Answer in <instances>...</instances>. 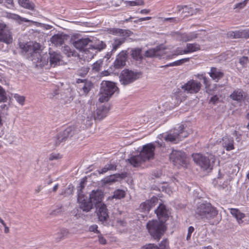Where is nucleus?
Segmentation results:
<instances>
[{
	"label": "nucleus",
	"mask_w": 249,
	"mask_h": 249,
	"mask_svg": "<svg viewBox=\"0 0 249 249\" xmlns=\"http://www.w3.org/2000/svg\"><path fill=\"white\" fill-rule=\"evenodd\" d=\"M69 234L68 230L66 229H62L59 230V231L56 234V239L59 240L64 239Z\"/></svg>",
	"instance_id": "nucleus-39"
},
{
	"label": "nucleus",
	"mask_w": 249,
	"mask_h": 249,
	"mask_svg": "<svg viewBox=\"0 0 249 249\" xmlns=\"http://www.w3.org/2000/svg\"><path fill=\"white\" fill-rule=\"evenodd\" d=\"M5 2L7 4V7L11 8L14 6L13 0H5Z\"/></svg>",
	"instance_id": "nucleus-63"
},
{
	"label": "nucleus",
	"mask_w": 249,
	"mask_h": 249,
	"mask_svg": "<svg viewBox=\"0 0 249 249\" xmlns=\"http://www.w3.org/2000/svg\"><path fill=\"white\" fill-rule=\"evenodd\" d=\"M189 61V58H185L181 59L180 60L176 61L174 62L171 63L169 64L165 65L164 67L179 66L184 63L188 62Z\"/></svg>",
	"instance_id": "nucleus-40"
},
{
	"label": "nucleus",
	"mask_w": 249,
	"mask_h": 249,
	"mask_svg": "<svg viewBox=\"0 0 249 249\" xmlns=\"http://www.w3.org/2000/svg\"><path fill=\"white\" fill-rule=\"evenodd\" d=\"M77 200L79 203L80 208L85 212H89L93 209V204L90 199L80 192L77 194Z\"/></svg>",
	"instance_id": "nucleus-13"
},
{
	"label": "nucleus",
	"mask_w": 249,
	"mask_h": 249,
	"mask_svg": "<svg viewBox=\"0 0 249 249\" xmlns=\"http://www.w3.org/2000/svg\"><path fill=\"white\" fill-rule=\"evenodd\" d=\"M126 37H122L121 38H115L114 39L113 42L112 44V51H116L125 41Z\"/></svg>",
	"instance_id": "nucleus-32"
},
{
	"label": "nucleus",
	"mask_w": 249,
	"mask_h": 249,
	"mask_svg": "<svg viewBox=\"0 0 249 249\" xmlns=\"http://www.w3.org/2000/svg\"><path fill=\"white\" fill-rule=\"evenodd\" d=\"M13 16H14L13 17L14 18H15L16 20H19V21H22V22H23V21L24 22H31L32 23H34L36 26H38V25L40 24V23L33 21L32 20H30L26 18H22L18 15H14Z\"/></svg>",
	"instance_id": "nucleus-44"
},
{
	"label": "nucleus",
	"mask_w": 249,
	"mask_h": 249,
	"mask_svg": "<svg viewBox=\"0 0 249 249\" xmlns=\"http://www.w3.org/2000/svg\"><path fill=\"white\" fill-rule=\"evenodd\" d=\"M184 126L180 125L177 132L173 133L170 132L165 137L166 141L171 142L174 143H177L182 139L187 136L186 133L184 132Z\"/></svg>",
	"instance_id": "nucleus-12"
},
{
	"label": "nucleus",
	"mask_w": 249,
	"mask_h": 249,
	"mask_svg": "<svg viewBox=\"0 0 249 249\" xmlns=\"http://www.w3.org/2000/svg\"><path fill=\"white\" fill-rule=\"evenodd\" d=\"M128 5L130 6L143 5L144 2L143 0H136L134 1H127Z\"/></svg>",
	"instance_id": "nucleus-46"
},
{
	"label": "nucleus",
	"mask_w": 249,
	"mask_h": 249,
	"mask_svg": "<svg viewBox=\"0 0 249 249\" xmlns=\"http://www.w3.org/2000/svg\"><path fill=\"white\" fill-rule=\"evenodd\" d=\"M231 213L236 218L239 224L243 222L242 219L245 217L244 213H241L238 209L234 208L230 209Z\"/></svg>",
	"instance_id": "nucleus-29"
},
{
	"label": "nucleus",
	"mask_w": 249,
	"mask_h": 249,
	"mask_svg": "<svg viewBox=\"0 0 249 249\" xmlns=\"http://www.w3.org/2000/svg\"><path fill=\"white\" fill-rule=\"evenodd\" d=\"M106 47V44L102 41H99L94 45L90 44L89 47L84 49L83 55L88 60L92 59L98 51L103 50Z\"/></svg>",
	"instance_id": "nucleus-10"
},
{
	"label": "nucleus",
	"mask_w": 249,
	"mask_h": 249,
	"mask_svg": "<svg viewBox=\"0 0 249 249\" xmlns=\"http://www.w3.org/2000/svg\"><path fill=\"white\" fill-rule=\"evenodd\" d=\"M146 228L150 234L158 240L160 238L164 231L163 224L157 220L149 221L146 224Z\"/></svg>",
	"instance_id": "nucleus-6"
},
{
	"label": "nucleus",
	"mask_w": 249,
	"mask_h": 249,
	"mask_svg": "<svg viewBox=\"0 0 249 249\" xmlns=\"http://www.w3.org/2000/svg\"><path fill=\"white\" fill-rule=\"evenodd\" d=\"M155 146L152 143L146 144L143 146L140 155L144 161L153 159Z\"/></svg>",
	"instance_id": "nucleus-14"
},
{
	"label": "nucleus",
	"mask_w": 249,
	"mask_h": 249,
	"mask_svg": "<svg viewBox=\"0 0 249 249\" xmlns=\"http://www.w3.org/2000/svg\"><path fill=\"white\" fill-rule=\"evenodd\" d=\"M89 70V68L88 67H82L77 71L76 74L78 76L84 77L87 75Z\"/></svg>",
	"instance_id": "nucleus-42"
},
{
	"label": "nucleus",
	"mask_w": 249,
	"mask_h": 249,
	"mask_svg": "<svg viewBox=\"0 0 249 249\" xmlns=\"http://www.w3.org/2000/svg\"><path fill=\"white\" fill-rule=\"evenodd\" d=\"M116 167L111 164H107L101 170L99 171L98 172L100 174H104L109 170H115Z\"/></svg>",
	"instance_id": "nucleus-43"
},
{
	"label": "nucleus",
	"mask_w": 249,
	"mask_h": 249,
	"mask_svg": "<svg viewBox=\"0 0 249 249\" xmlns=\"http://www.w3.org/2000/svg\"><path fill=\"white\" fill-rule=\"evenodd\" d=\"M92 86V83L87 80L83 85H80L79 87L81 88L85 93H88L91 89Z\"/></svg>",
	"instance_id": "nucleus-37"
},
{
	"label": "nucleus",
	"mask_w": 249,
	"mask_h": 249,
	"mask_svg": "<svg viewBox=\"0 0 249 249\" xmlns=\"http://www.w3.org/2000/svg\"><path fill=\"white\" fill-rule=\"evenodd\" d=\"M242 33V37L245 38L249 37V29L244 30L241 31Z\"/></svg>",
	"instance_id": "nucleus-61"
},
{
	"label": "nucleus",
	"mask_w": 249,
	"mask_h": 249,
	"mask_svg": "<svg viewBox=\"0 0 249 249\" xmlns=\"http://www.w3.org/2000/svg\"><path fill=\"white\" fill-rule=\"evenodd\" d=\"M50 63L52 67H54L57 65H60L62 61V56L59 53L53 52L49 53Z\"/></svg>",
	"instance_id": "nucleus-22"
},
{
	"label": "nucleus",
	"mask_w": 249,
	"mask_h": 249,
	"mask_svg": "<svg viewBox=\"0 0 249 249\" xmlns=\"http://www.w3.org/2000/svg\"><path fill=\"white\" fill-rule=\"evenodd\" d=\"M177 8L178 11L181 12V14L183 15L184 17H188L192 16L194 14H196L199 11L198 9H194L187 5H179L178 6Z\"/></svg>",
	"instance_id": "nucleus-20"
},
{
	"label": "nucleus",
	"mask_w": 249,
	"mask_h": 249,
	"mask_svg": "<svg viewBox=\"0 0 249 249\" xmlns=\"http://www.w3.org/2000/svg\"><path fill=\"white\" fill-rule=\"evenodd\" d=\"M248 61L249 59L247 56H243L239 59V63L243 67H246Z\"/></svg>",
	"instance_id": "nucleus-53"
},
{
	"label": "nucleus",
	"mask_w": 249,
	"mask_h": 249,
	"mask_svg": "<svg viewBox=\"0 0 249 249\" xmlns=\"http://www.w3.org/2000/svg\"><path fill=\"white\" fill-rule=\"evenodd\" d=\"M99 242L102 245H105L107 243L106 239L102 236L101 234L98 236Z\"/></svg>",
	"instance_id": "nucleus-60"
},
{
	"label": "nucleus",
	"mask_w": 249,
	"mask_h": 249,
	"mask_svg": "<svg viewBox=\"0 0 249 249\" xmlns=\"http://www.w3.org/2000/svg\"><path fill=\"white\" fill-rule=\"evenodd\" d=\"M209 74L212 79L215 82H218L219 79L224 76V73L220 70L215 67H212Z\"/></svg>",
	"instance_id": "nucleus-24"
},
{
	"label": "nucleus",
	"mask_w": 249,
	"mask_h": 249,
	"mask_svg": "<svg viewBox=\"0 0 249 249\" xmlns=\"http://www.w3.org/2000/svg\"><path fill=\"white\" fill-rule=\"evenodd\" d=\"M185 52H186L185 49L182 50L180 48H178L176 51H175V55H181L182 54H185Z\"/></svg>",
	"instance_id": "nucleus-58"
},
{
	"label": "nucleus",
	"mask_w": 249,
	"mask_h": 249,
	"mask_svg": "<svg viewBox=\"0 0 249 249\" xmlns=\"http://www.w3.org/2000/svg\"><path fill=\"white\" fill-rule=\"evenodd\" d=\"M116 181V179L115 178V177L113 175L107 177V178H106L102 180L103 182L105 184L111 183L112 182H114Z\"/></svg>",
	"instance_id": "nucleus-47"
},
{
	"label": "nucleus",
	"mask_w": 249,
	"mask_h": 249,
	"mask_svg": "<svg viewBox=\"0 0 249 249\" xmlns=\"http://www.w3.org/2000/svg\"><path fill=\"white\" fill-rule=\"evenodd\" d=\"M141 249H159V248L154 244H147L143 246Z\"/></svg>",
	"instance_id": "nucleus-51"
},
{
	"label": "nucleus",
	"mask_w": 249,
	"mask_h": 249,
	"mask_svg": "<svg viewBox=\"0 0 249 249\" xmlns=\"http://www.w3.org/2000/svg\"><path fill=\"white\" fill-rule=\"evenodd\" d=\"M223 146L225 147L227 151H231L234 149L233 143L234 141L232 138L228 136H225L222 139Z\"/></svg>",
	"instance_id": "nucleus-26"
},
{
	"label": "nucleus",
	"mask_w": 249,
	"mask_h": 249,
	"mask_svg": "<svg viewBox=\"0 0 249 249\" xmlns=\"http://www.w3.org/2000/svg\"><path fill=\"white\" fill-rule=\"evenodd\" d=\"M127 161L134 167H137L139 166L142 162H144L140 155L132 156L130 158L127 160Z\"/></svg>",
	"instance_id": "nucleus-31"
},
{
	"label": "nucleus",
	"mask_w": 249,
	"mask_h": 249,
	"mask_svg": "<svg viewBox=\"0 0 249 249\" xmlns=\"http://www.w3.org/2000/svg\"><path fill=\"white\" fill-rule=\"evenodd\" d=\"M84 183L85 181L84 179L80 182V186L78 187L79 188L78 189V193L80 192L81 194H82V190L85 187Z\"/></svg>",
	"instance_id": "nucleus-59"
},
{
	"label": "nucleus",
	"mask_w": 249,
	"mask_h": 249,
	"mask_svg": "<svg viewBox=\"0 0 249 249\" xmlns=\"http://www.w3.org/2000/svg\"><path fill=\"white\" fill-rule=\"evenodd\" d=\"M159 249H169V242L167 239L163 240L159 245Z\"/></svg>",
	"instance_id": "nucleus-48"
},
{
	"label": "nucleus",
	"mask_w": 249,
	"mask_h": 249,
	"mask_svg": "<svg viewBox=\"0 0 249 249\" xmlns=\"http://www.w3.org/2000/svg\"><path fill=\"white\" fill-rule=\"evenodd\" d=\"M156 199V198H155L142 203L140 205V209L144 212H148L153 207L155 206Z\"/></svg>",
	"instance_id": "nucleus-25"
},
{
	"label": "nucleus",
	"mask_w": 249,
	"mask_h": 249,
	"mask_svg": "<svg viewBox=\"0 0 249 249\" xmlns=\"http://www.w3.org/2000/svg\"><path fill=\"white\" fill-rule=\"evenodd\" d=\"M11 29L3 22H0V41L6 44L12 42Z\"/></svg>",
	"instance_id": "nucleus-11"
},
{
	"label": "nucleus",
	"mask_w": 249,
	"mask_h": 249,
	"mask_svg": "<svg viewBox=\"0 0 249 249\" xmlns=\"http://www.w3.org/2000/svg\"><path fill=\"white\" fill-rule=\"evenodd\" d=\"M102 65V60H97L92 65L91 71L93 73L98 72L101 70Z\"/></svg>",
	"instance_id": "nucleus-38"
},
{
	"label": "nucleus",
	"mask_w": 249,
	"mask_h": 249,
	"mask_svg": "<svg viewBox=\"0 0 249 249\" xmlns=\"http://www.w3.org/2000/svg\"><path fill=\"white\" fill-rule=\"evenodd\" d=\"M104 196V193L101 190H93L89 194V198L95 206L99 205V204L103 203L102 200Z\"/></svg>",
	"instance_id": "nucleus-18"
},
{
	"label": "nucleus",
	"mask_w": 249,
	"mask_h": 249,
	"mask_svg": "<svg viewBox=\"0 0 249 249\" xmlns=\"http://www.w3.org/2000/svg\"><path fill=\"white\" fill-rule=\"evenodd\" d=\"M234 34V38H240L242 37V31H237L233 33Z\"/></svg>",
	"instance_id": "nucleus-62"
},
{
	"label": "nucleus",
	"mask_w": 249,
	"mask_h": 249,
	"mask_svg": "<svg viewBox=\"0 0 249 249\" xmlns=\"http://www.w3.org/2000/svg\"><path fill=\"white\" fill-rule=\"evenodd\" d=\"M7 100V97L4 89L0 86V102H5Z\"/></svg>",
	"instance_id": "nucleus-45"
},
{
	"label": "nucleus",
	"mask_w": 249,
	"mask_h": 249,
	"mask_svg": "<svg viewBox=\"0 0 249 249\" xmlns=\"http://www.w3.org/2000/svg\"><path fill=\"white\" fill-rule=\"evenodd\" d=\"M78 132L79 129L77 127L73 125L68 127L54 138L55 145H58L69 138L76 136Z\"/></svg>",
	"instance_id": "nucleus-7"
},
{
	"label": "nucleus",
	"mask_w": 249,
	"mask_h": 249,
	"mask_svg": "<svg viewBox=\"0 0 249 249\" xmlns=\"http://www.w3.org/2000/svg\"><path fill=\"white\" fill-rule=\"evenodd\" d=\"M61 207L57 208L54 210L50 211L49 214L54 216L60 214L61 213Z\"/></svg>",
	"instance_id": "nucleus-50"
},
{
	"label": "nucleus",
	"mask_w": 249,
	"mask_h": 249,
	"mask_svg": "<svg viewBox=\"0 0 249 249\" xmlns=\"http://www.w3.org/2000/svg\"><path fill=\"white\" fill-rule=\"evenodd\" d=\"M19 5L26 9L33 10L35 7L34 4L29 0H18Z\"/></svg>",
	"instance_id": "nucleus-35"
},
{
	"label": "nucleus",
	"mask_w": 249,
	"mask_h": 249,
	"mask_svg": "<svg viewBox=\"0 0 249 249\" xmlns=\"http://www.w3.org/2000/svg\"><path fill=\"white\" fill-rule=\"evenodd\" d=\"M91 102H88L79 111L83 123L87 127L90 126L93 121L95 120H100L105 118L108 112L109 108L106 106H102L96 109Z\"/></svg>",
	"instance_id": "nucleus-1"
},
{
	"label": "nucleus",
	"mask_w": 249,
	"mask_h": 249,
	"mask_svg": "<svg viewBox=\"0 0 249 249\" xmlns=\"http://www.w3.org/2000/svg\"><path fill=\"white\" fill-rule=\"evenodd\" d=\"M165 54V49L161 45L149 49L145 53V55L147 57H157L160 58Z\"/></svg>",
	"instance_id": "nucleus-17"
},
{
	"label": "nucleus",
	"mask_w": 249,
	"mask_h": 249,
	"mask_svg": "<svg viewBox=\"0 0 249 249\" xmlns=\"http://www.w3.org/2000/svg\"><path fill=\"white\" fill-rule=\"evenodd\" d=\"M151 19V17H147L145 18H142L138 19L137 20H135L134 22L137 23L138 22H141L144 20H150Z\"/></svg>",
	"instance_id": "nucleus-64"
},
{
	"label": "nucleus",
	"mask_w": 249,
	"mask_h": 249,
	"mask_svg": "<svg viewBox=\"0 0 249 249\" xmlns=\"http://www.w3.org/2000/svg\"><path fill=\"white\" fill-rule=\"evenodd\" d=\"M131 55L136 60H141L142 58V49L140 48H134L131 50Z\"/></svg>",
	"instance_id": "nucleus-34"
},
{
	"label": "nucleus",
	"mask_w": 249,
	"mask_h": 249,
	"mask_svg": "<svg viewBox=\"0 0 249 249\" xmlns=\"http://www.w3.org/2000/svg\"><path fill=\"white\" fill-rule=\"evenodd\" d=\"M61 158L59 154L52 153L49 155V160H54L59 159Z\"/></svg>",
	"instance_id": "nucleus-54"
},
{
	"label": "nucleus",
	"mask_w": 249,
	"mask_h": 249,
	"mask_svg": "<svg viewBox=\"0 0 249 249\" xmlns=\"http://www.w3.org/2000/svg\"><path fill=\"white\" fill-rule=\"evenodd\" d=\"M169 158L173 164L178 167L182 166L186 168L187 167V157L185 153L182 151L173 150L170 154Z\"/></svg>",
	"instance_id": "nucleus-8"
},
{
	"label": "nucleus",
	"mask_w": 249,
	"mask_h": 249,
	"mask_svg": "<svg viewBox=\"0 0 249 249\" xmlns=\"http://www.w3.org/2000/svg\"><path fill=\"white\" fill-rule=\"evenodd\" d=\"M117 89L118 88L114 83L107 81H103L101 84L99 101L102 103L107 101Z\"/></svg>",
	"instance_id": "nucleus-5"
},
{
	"label": "nucleus",
	"mask_w": 249,
	"mask_h": 249,
	"mask_svg": "<svg viewBox=\"0 0 249 249\" xmlns=\"http://www.w3.org/2000/svg\"><path fill=\"white\" fill-rule=\"evenodd\" d=\"M125 192L123 190H117L114 191L112 198L116 199H121L125 196Z\"/></svg>",
	"instance_id": "nucleus-41"
},
{
	"label": "nucleus",
	"mask_w": 249,
	"mask_h": 249,
	"mask_svg": "<svg viewBox=\"0 0 249 249\" xmlns=\"http://www.w3.org/2000/svg\"><path fill=\"white\" fill-rule=\"evenodd\" d=\"M22 52L26 54L27 57L32 61H35L37 65L43 66L48 62L47 55L41 56L40 45L38 43L33 44H25L20 45Z\"/></svg>",
	"instance_id": "nucleus-2"
},
{
	"label": "nucleus",
	"mask_w": 249,
	"mask_h": 249,
	"mask_svg": "<svg viewBox=\"0 0 249 249\" xmlns=\"http://www.w3.org/2000/svg\"><path fill=\"white\" fill-rule=\"evenodd\" d=\"M141 75V72H134L125 69L122 71L120 74V81L122 85L125 86L140 78Z\"/></svg>",
	"instance_id": "nucleus-9"
},
{
	"label": "nucleus",
	"mask_w": 249,
	"mask_h": 249,
	"mask_svg": "<svg viewBox=\"0 0 249 249\" xmlns=\"http://www.w3.org/2000/svg\"><path fill=\"white\" fill-rule=\"evenodd\" d=\"M192 157L195 162L204 170L212 169L215 160L212 154L206 156L200 153H195L192 155Z\"/></svg>",
	"instance_id": "nucleus-4"
},
{
	"label": "nucleus",
	"mask_w": 249,
	"mask_h": 249,
	"mask_svg": "<svg viewBox=\"0 0 249 249\" xmlns=\"http://www.w3.org/2000/svg\"><path fill=\"white\" fill-rule=\"evenodd\" d=\"M98 226L96 225H93L89 227V231L95 233H100V231L98 230Z\"/></svg>",
	"instance_id": "nucleus-57"
},
{
	"label": "nucleus",
	"mask_w": 249,
	"mask_h": 249,
	"mask_svg": "<svg viewBox=\"0 0 249 249\" xmlns=\"http://www.w3.org/2000/svg\"><path fill=\"white\" fill-rule=\"evenodd\" d=\"M197 37V34L192 33L189 34H182L180 36V40L183 42H187L193 40Z\"/></svg>",
	"instance_id": "nucleus-36"
},
{
	"label": "nucleus",
	"mask_w": 249,
	"mask_h": 249,
	"mask_svg": "<svg viewBox=\"0 0 249 249\" xmlns=\"http://www.w3.org/2000/svg\"><path fill=\"white\" fill-rule=\"evenodd\" d=\"M220 97L221 96H219L218 95L212 96L210 99L209 103H212L213 105L216 104L218 102Z\"/></svg>",
	"instance_id": "nucleus-52"
},
{
	"label": "nucleus",
	"mask_w": 249,
	"mask_h": 249,
	"mask_svg": "<svg viewBox=\"0 0 249 249\" xmlns=\"http://www.w3.org/2000/svg\"><path fill=\"white\" fill-rule=\"evenodd\" d=\"M194 228L192 226H190L188 228L187 235L186 237L187 240H189L190 239L192 233L194 232Z\"/></svg>",
	"instance_id": "nucleus-56"
},
{
	"label": "nucleus",
	"mask_w": 249,
	"mask_h": 249,
	"mask_svg": "<svg viewBox=\"0 0 249 249\" xmlns=\"http://www.w3.org/2000/svg\"><path fill=\"white\" fill-rule=\"evenodd\" d=\"M246 96V93L242 89H238L234 90L230 97L233 100L241 102L244 101Z\"/></svg>",
	"instance_id": "nucleus-21"
},
{
	"label": "nucleus",
	"mask_w": 249,
	"mask_h": 249,
	"mask_svg": "<svg viewBox=\"0 0 249 249\" xmlns=\"http://www.w3.org/2000/svg\"><path fill=\"white\" fill-rule=\"evenodd\" d=\"M200 49V45L197 43H187L185 49V54L197 51Z\"/></svg>",
	"instance_id": "nucleus-33"
},
{
	"label": "nucleus",
	"mask_w": 249,
	"mask_h": 249,
	"mask_svg": "<svg viewBox=\"0 0 249 249\" xmlns=\"http://www.w3.org/2000/svg\"><path fill=\"white\" fill-rule=\"evenodd\" d=\"M128 54L127 51L123 50L117 55L114 62V66L116 69H121L125 65Z\"/></svg>",
	"instance_id": "nucleus-16"
},
{
	"label": "nucleus",
	"mask_w": 249,
	"mask_h": 249,
	"mask_svg": "<svg viewBox=\"0 0 249 249\" xmlns=\"http://www.w3.org/2000/svg\"><path fill=\"white\" fill-rule=\"evenodd\" d=\"M247 1L248 0H245L242 2L237 3L235 6L234 8H238L240 9H242L246 5Z\"/></svg>",
	"instance_id": "nucleus-55"
},
{
	"label": "nucleus",
	"mask_w": 249,
	"mask_h": 249,
	"mask_svg": "<svg viewBox=\"0 0 249 249\" xmlns=\"http://www.w3.org/2000/svg\"><path fill=\"white\" fill-rule=\"evenodd\" d=\"M155 213L160 218H163L164 219H165L168 217L167 211L165 206L162 204L159 205V207L155 210Z\"/></svg>",
	"instance_id": "nucleus-27"
},
{
	"label": "nucleus",
	"mask_w": 249,
	"mask_h": 249,
	"mask_svg": "<svg viewBox=\"0 0 249 249\" xmlns=\"http://www.w3.org/2000/svg\"><path fill=\"white\" fill-rule=\"evenodd\" d=\"M196 214L204 220H211L214 218L218 214V211L210 203H202L197 207L196 210Z\"/></svg>",
	"instance_id": "nucleus-3"
},
{
	"label": "nucleus",
	"mask_w": 249,
	"mask_h": 249,
	"mask_svg": "<svg viewBox=\"0 0 249 249\" xmlns=\"http://www.w3.org/2000/svg\"><path fill=\"white\" fill-rule=\"evenodd\" d=\"M112 33L114 35H118L122 37H128L133 33L131 31L127 30H124L119 28H113L112 30Z\"/></svg>",
	"instance_id": "nucleus-28"
},
{
	"label": "nucleus",
	"mask_w": 249,
	"mask_h": 249,
	"mask_svg": "<svg viewBox=\"0 0 249 249\" xmlns=\"http://www.w3.org/2000/svg\"><path fill=\"white\" fill-rule=\"evenodd\" d=\"M95 207L99 220L102 222L107 221L108 218V213L106 205L103 203L95 206Z\"/></svg>",
	"instance_id": "nucleus-19"
},
{
	"label": "nucleus",
	"mask_w": 249,
	"mask_h": 249,
	"mask_svg": "<svg viewBox=\"0 0 249 249\" xmlns=\"http://www.w3.org/2000/svg\"><path fill=\"white\" fill-rule=\"evenodd\" d=\"M202 87L200 82L194 80H190L181 86V88L187 93L194 94L198 92Z\"/></svg>",
	"instance_id": "nucleus-15"
},
{
	"label": "nucleus",
	"mask_w": 249,
	"mask_h": 249,
	"mask_svg": "<svg viewBox=\"0 0 249 249\" xmlns=\"http://www.w3.org/2000/svg\"><path fill=\"white\" fill-rule=\"evenodd\" d=\"M51 42L56 46H60L64 43V36L62 35H54L51 38Z\"/></svg>",
	"instance_id": "nucleus-30"
},
{
	"label": "nucleus",
	"mask_w": 249,
	"mask_h": 249,
	"mask_svg": "<svg viewBox=\"0 0 249 249\" xmlns=\"http://www.w3.org/2000/svg\"><path fill=\"white\" fill-rule=\"evenodd\" d=\"M14 98L16 101L21 105H23L25 102V97L23 96H20L18 94L14 95Z\"/></svg>",
	"instance_id": "nucleus-49"
},
{
	"label": "nucleus",
	"mask_w": 249,
	"mask_h": 249,
	"mask_svg": "<svg viewBox=\"0 0 249 249\" xmlns=\"http://www.w3.org/2000/svg\"><path fill=\"white\" fill-rule=\"evenodd\" d=\"M91 42L89 38H82L74 41L73 45L76 49L84 51V49L89 46V43Z\"/></svg>",
	"instance_id": "nucleus-23"
}]
</instances>
